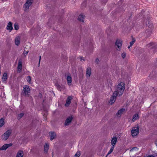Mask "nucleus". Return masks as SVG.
I'll list each match as a JSON object with an SVG mask.
<instances>
[{
    "instance_id": "f257e3e1",
    "label": "nucleus",
    "mask_w": 157,
    "mask_h": 157,
    "mask_svg": "<svg viewBox=\"0 0 157 157\" xmlns=\"http://www.w3.org/2000/svg\"><path fill=\"white\" fill-rule=\"evenodd\" d=\"M125 84L123 82H121L117 86L116 90L114 92H116L117 95L120 96L123 93L125 89Z\"/></svg>"
},
{
    "instance_id": "f03ea898",
    "label": "nucleus",
    "mask_w": 157,
    "mask_h": 157,
    "mask_svg": "<svg viewBox=\"0 0 157 157\" xmlns=\"http://www.w3.org/2000/svg\"><path fill=\"white\" fill-rule=\"evenodd\" d=\"M12 133L11 130H8L6 131L2 136L1 139L2 140L6 141L8 139Z\"/></svg>"
},
{
    "instance_id": "7ed1b4c3",
    "label": "nucleus",
    "mask_w": 157,
    "mask_h": 157,
    "mask_svg": "<svg viewBox=\"0 0 157 157\" xmlns=\"http://www.w3.org/2000/svg\"><path fill=\"white\" fill-rule=\"evenodd\" d=\"M139 127L138 125L133 127L131 131L132 135L133 136H136L139 133Z\"/></svg>"
},
{
    "instance_id": "20e7f679",
    "label": "nucleus",
    "mask_w": 157,
    "mask_h": 157,
    "mask_svg": "<svg viewBox=\"0 0 157 157\" xmlns=\"http://www.w3.org/2000/svg\"><path fill=\"white\" fill-rule=\"evenodd\" d=\"M23 92L24 94L27 96H29L30 94V89L29 86L27 85H25L24 87Z\"/></svg>"
},
{
    "instance_id": "39448f33",
    "label": "nucleus",
    "mask_w": 157,
    "mask_h": 157,
    "mask_svg": "<svg viewBox=\"0 0 157 157\" xmlns=\"http://www.w3.org/2000/svg\"><path fill=\"white\" fill-rule=\"evenodd\" d=\"M122 45V41L120 40H117L116 42L115 47L117 50L120 51L121 50Z\"/></svg>"
},
{
    "instance_id": "423d86ee",
    "label": "nucleus",
    "mask_w": 157,
    "mask_h": 157,
    "mask_svg": "<svg viewBox=\"0 0 157 157\" xmlns=\"http://www.w3.org/2000/svg\"><path fill=\"white\" fill-rule=\"evenodd\" d=\"M117 94L116 92H114L112 96L110 98L109 103L112 105L115 101L116 99V97L117 96Z\"/></svg>"
},
{
    "instance_id": "0eeeda50",
    "label": "nucleus",
    "mask_w": 157,
    "mask_h": 157,
    "mask_svg": "<svg viewBox=\"0 0 157 157\" xmlns=\"http://www.w3.org/2000/svg\"><path fill=\"white\" fill-rule=\"evenodd\" d=\"M32 4V0H28L24 5L25 11L28 10Z\"/></svg>"
},
{
    "instance_id": "6e6552de",
    "label": "nucleus",
    "mask_w": 157,
    "mask_h": 157,
    "mask_svg": "<svg viewBox=\"0 0 157 157\" xmlns=\"http://www.w3.org/2000/svg\"><path fill=\"white\" fill-rule=\"evenodd\" d=\"M12 145V144H6L4 145L1 147H0L1 150H6L9 147H10Z\"/></svg>"
},
{
    "instance_id": "1a4fd4ad",
    "label": "nucleus",
    "mask_w": 157,
    "mask_h": 157,
    "mask_svg": "<svg viewBox=\"0 0 157 157\" xmlns=\"http://www.w3.org/2000/svg\"><path fill=\"white\" fill-rule=\"evenodd\" d=\"M17 69L18 72H21V71L22 69V62L21 60L18 61Z\"/></svg>"
},
{
    "instance_id": "9d476101",
    "label": "nucleus",
    "mask_w": 157,
    "mask_h": 157,
    "mask_svg": "<svg viewBox=\"0 0 157 157\" xmlns=\"http://www.w3.org/2000/svg\"><path fill=\"white\" fill-rule=\"evenodd\" d=\"M125 109L124 108H122L119 110L116 113V115L117 117H120L122 114L124 112Z\"/></svg>"
},
{
    "instance_id": "9b49d317",
    "label": "nucleus",
    "mask_w": 157,
    "mask_h": 157,
    "mask_svg": "<svg viewBox=\"0 0 157 157\" xmlns=\"http://www.w3.org/2000/svg\"><path fill=\"white\" fill-rule=\"evenodd\" d=\"M73 119V117L71 116L68 117L65 121V124L66 125H68L69 124Z\"/></svg>"
},
{
    "instance_id": "f8f14e48",
    "label": "nucleus",
    "mask_w": 157,
    "mask_h": 157,
    "mask_svg": "<svg viewBox=\"0 0 157 157\" xmlns=\"http://www.w3.org/2000/svg\"><path fill=\"white\" fill-rule=\"evenodd\" d=\"M117 142V139L116 136L113 137L112 138L111 140V144L114 147L115 145Z\"/></svg>"
},
{
    "instance_id": "ddd939ff",
    "label": "nucleus",
    "mask_w": 157,
    "mask_h": 157,
    "mask_svg": "<svg viewBox=\"0 0 157 157\" xmlns=\"http://www.w3.org/2000/svg\"><path fill=\"white\" fill-rule=\"evenodd\" d=\"M72 99V97L71 96H69L67 98L66 100V103L65 104V106H69V105L71 103V101Z\"/></svg>"
},
{
    "instance_id": "4468645a",
    "label": "nucleus",
    "mask_w": 157,
    "mask_h": 157,
    "mask_svg": "<svg viewBox=\"0 0 157 157\" xmlns=\"http://www.w3.org/2000/svg\"><path fill=\"white\" fill-rule=\"evenodd\" d=\"M12 24L11 22H10L8 24L6 27V29L7 30L11 32L13 29V27H12Z\"/></svg>"
},
{
    "instance_id": "2eb2a0df",
    "label": "nucleus",
    "mask_w": 157,
    "mask_h": 157,
    "mask_svg": "<svg viewBox=\"0 0 157 157\" xmlns=\"http://www.w3.org/2000/svg\"><path fill=\"white\" fill-rule=\"evenodd\" d=\"M21 40L20 37L19 36L16 37L15 40V44L17 46H18L20 43Z\"/></svg>"
},
{
    "instance_id": "dca6fc26",
    "label": "nucleus",
    "mask_w": 157,
    "mask_h": 157,
    "mask_svg": "<svg viewBox=\"0 0 157 157\" xmlns=\"http://www.w3.org/2000/svg\"><path fill=\"white\" fill-rule=\"evenodd\" d=\"M91 69L90 67H88L86 69V75L87 77H89L91 74Z\"/></svg>"
},
{
    "instance_id": "f3484780",
    "label": "nucleus",
    "mask_w": 157,
    "mask_h": 157,
    "mask_svg": "<svg viewBox=\"0 0 157 157\" xmlns=\"http://www.w3.org/2000/svg\"><path fill=\"white\" fill-rule=\"evenodd\" d=\"M49 145L47 143H45L44 146V152L45 154L48 153V150L49 149Z\"/></svg>"
},
{
    "instance_id": "a211bd4d",
    "label": "nucleus",
    "mask_w": 157,
    "mask_h": 157,
    "mask_svg": "<svg viewBox=\"0 0 157 157\" xmlns=\"http://www.w3.org/2000/svg\"><path fill=\"white\" fill-rule=\"evenodd\" d=\"M24 152L21 150L19 151L16 155V157H23Z\"/></svg>"
},
{
    "instance_id": "6ab92c4d",
    "label": "nucleus",
    "mask_w": 157,
    "mask_h": 157,
    "mask_svg": "<svg viewBox=\"0 0 157 157\" xmlns=\"http://www.w3.org/2000/svg\"><path fill=\"white\" fill-rule=\"evenodd\" d=\"M67 79L68 85L69 86L71 85L72 82V78L70 76H68Z\"/></svg>"
},
{
    "instance_id": "aec40b11",
    "label": "nucleus",
    "mask_w": 157,
    "mask_h": 157,
    "mask_svg": "<svg viewBox=\"0 0 157 157\" xmlns=\"http://www.w3.org/2000/svg\"><path fill=\"white\" fill-rule=\"evenodd\" d=\"M85 17V16L84 15L82 14H80L78 17V20L80 21L84 22Z\"/></svg>"
},
{
    "instance_id": "412c9836",
    "label": "nucleus",
    "mask_w": 157,
    "mask_h": 157,
    "mask_svg": "<svg viewBox=\"0 0 157 157\" xmlns=\"http://www.w3.org/2000/svg\"><path fill=\"white\" fill-rule=\"evenodd\" d=\"M139 119V115L137 113L134 114L132 117V122H135L136 120Z\"/></svg>"
},
{
    "instance_id": "4be33fe9",
    "label": "nucleus",
    "mask_w": 157,
    "mask_h": 157,
    "mask_svg": "<svg viewBox=\"0 0 157 157\" xmlns=\"http://www.w3.org/2000/svg\"><path fill=\"white\" fill-rule=\"evenodd\" d=\"M7 78V75L6 73H5L3 74L2 78V81L3 82H5Z\"/></svg>"
},
{
    "instance_id": "5701e85b",
    "label": "nucleus",
    "mask_w": 157,
    "mask_h": 157,
    "mask_svg": "<svg viewBox=\"0 0 157 157\" xmlns=\"http://www.w3.org/2000/svg\"><path fill=\"white\" fill-rule=\"evenodd\" d=\"M50 139L51 140L53 139L56 136V134L54 132H51L50 134Z\"/></svg>"
},
{
    "instance_id": "b1692460",
    "label": "nucleus",
    "mask_w": 157,
    "mask_h": 157,
    "mask_svg": "<svg viewBox=\"0 0 157 157\" xmlns=\"http://www.w3.org/2000/svg\"><path fill=\"white\" fill-rule=\"evenodd\" d=\"M4 124V119L1 118L0 119V127L2 126Z\"/></svg>"
},
{
    "instance_id": "393cba45",
    "label": "nucleus",
    "mask_w": 157,
    "mask_h": 157,
    "mask_svg": "<svg viewBox=\"0 0 157 157\" xmlns=\"http://www.w3.org/2000/svg\"><path fill=\"white\" fill-rule=\"evenodd\" d=\"M14 28L15 29L17 30L19 29V26L18 23H15L14 25Z\"/></svg>"
},
{
    "instance_id": "a878e982",
    "label": "nucleus",
    "mask_w": 157,
    "mask_h": 157,
    "mask_svg": "<svg viewBox=\"0 0 157 157\" xmlns=\"http://www.w3.org/2000/svg\"><path fill=\"white\" fill-rule=\"evenodd\" d=\"M114 146H112V147L110 148V150L109 151V152L107 154V155L110 154L113 152V151L114 149Z\"/></svg>"
},
{
    "instance_id": "bb28decb",
    "label": "nucleus",
    "mask_w": 157,
    "mask_h": 157,
    "mask_svg": "<svg viewBox=\"0 0 157 157\" xmlns=\"http://www.w3.org/2000/svg\"><path fill=\"white\" fill-rule=\"evenodd\" d=\"M153 44H154L152 43H151L149 44H148L147 45V48H150V47H151V48H153Z\"/></svg>"
},
{
    "instance_id": "cd10ccee",
    "label": "nucleus",
    "mask_w": 157,
    "mask_h": 157,
    "mask_svg": "<svg viewBox=\"0 0 157 157\" xmlns=\"http://www.w3.org/2000/svg\"><path fill=\"white\" fill-rule=\"evenodd\" d=\"M80 156V152L79 151H77L74 157H79Z\"/></svg>"
},
{
    "instance_id": "c85d7f7f",
    "label": "nucleus",
    "mask_w": 157,
    "mask_h": 157,
    "mask_svg": "<svg viewBox=\"0 0 157 157\" xmlns=\"http://www.w3.org/2000/svg\"><path fill=\"white\" fill-rule=\"evenodd\" d=\"M24 115V114L23 113L19 114L18 116V118L20 119Z\"/></svg>"
},
{
    "instance_id": "c756f323",
    "label": "nucleus",
    "mask_w": 157,
    "mask_h": 157,
    "mask_svg": "<svg viewBox=\"0 0 157 157\" xmlns=\"http://www.w3.org/2000/svg\"><path fill=\"white\" fill-rule=\"evenodd\" d=\"M27 81L29 83H30L31 77L30 76H28L27 78Z\"/></svg>"
},
{
    "instance_id": "7c9ffc66",
    "label": "nucleus",
    "mask_w": 157,
    "mask_h": 157,
    "mask_svg": "<svg viewBox=\"0 0 157 157\" xmlns=\"http://www.w3.org/2000/svg\"><path fill=\"white\" fill-rule=\"evenodd\" d=\"M136 40L135 39H132V41L130 42V45L131 46H132L135 42Z\"/></svg>"
},
{
    "instance_id": "2f4dec72",
    "label": "nucleus",
    "mask_w": 157,
    "mask_h": 157,
    "mask_svg": "<svg viewBox=\"0 0 157 157\" xmlns=\"http://www.w3.org/2000/svg\"><path fill=\"white\" fill-rule=\"evenodd\" d=\"M138 150V148L136 147H134L132 148L130 150V151H132L134 150L137 151Z\"/></svg>"
},
{
    "instance_id": "473e14b6",
    "label": "nucleus",
    "mask_w": 157,
    "mask_h": 157,
    "mask_svg": "<svg viewBox=\"0 0 157 157\" xmlns=\"http://www.w3.org/2000/svg\"><path fill=\"white\" fill-rule=\"evenodd\" d=\"M29 52V51H26L25 50L23 53V54L25 56H26L28 54V53Z\"/></svg>"
},
{
    "instance_id": "72a5a7b5",
    "label": "nucleus",
    "mask_w": 157,
    "mask_h": 157,
    "mask_svg": "<svg viewBox=\"0 0 157 157\" xmlns=\"http://www.w3.org/2000/svg\"><path fill=\"white\" fill-rule=\"evenodd\" d=\"M126 56V54L125 52H123L121 54V56L124 59V58Z\"/></svg>"
},
{
    "instance_id": "f704fd0d",
    "label": "nucleus",
    "mask_w": 157,
    "mask_h": 157,
    "mask_svg": "<svg viewBox=\"0 0 157 157\" xmlns=\"http://www.w3.org/2000/svg\"><path fill=\"white\" fill-rule=\"evenodd\" d=\"M57 88L58 90H61V89L60 86L59 85H58L57 86Z\"/></svg>"
},
{
    "instance_id": "c9c22d12",
    "label": "nucleus",
    "mask_w": 157,
    "mask_h": 157,
    "mask_svg": "<svg viewBox=\"0 0 157 157\" xmlns=\"http://www.w3.org/2000/svg\"><path fill=\"white\" fill-rule=\"evenodd\" d=\"M99 62V59L98 58L96 59L95 60V62L97 63H98Z\"/></svg>"
},
{
    "instance_id": "e433bc0d",
    "label": "nucleus",
    "mask_w": 157,
    "mask_h": 157,
    "mask_svg": "<svg viewBox=\"0 0 157 157\" xmlns=\"http://www.w3.org/2000/svg\"><path fill=\"white\" fill-rule=\"evenodd\" d=\"M41 56H39V65L40 64V59H41Z\"/></svg>"
},
{
    "instance_id": "4c0bfd02",
    "label": "nucleus",
    "mask_w": 157,
    "mask_h": 157,
    "mask_svg": "<svg viewBox=\"0 0 157 157\" xmlns=\"http://www.w3.org/2000/svg\"><path fill=\"white\" fill-rule=\"evenodd\" d=\"M80 59L81 60H83V61H84L85 60V59H84V58H83L82 57H80Z\"/></svg>"
},
{
    "instance_id": "58836bf2",
    "label": "nucleus",
    "mask_w": 157,
    "mask_h": 157,
    "mask_svg": "<svg viewBox=\"0 0 157 157\" xmlns=\"http://www.w3.org/2000/svg\"><path fill=\"white\" fill-rule=\"evenodd\" d=\"M131 46H131L130 45L128 47V48H130Z\"/></svg>"
}]
</instances>
